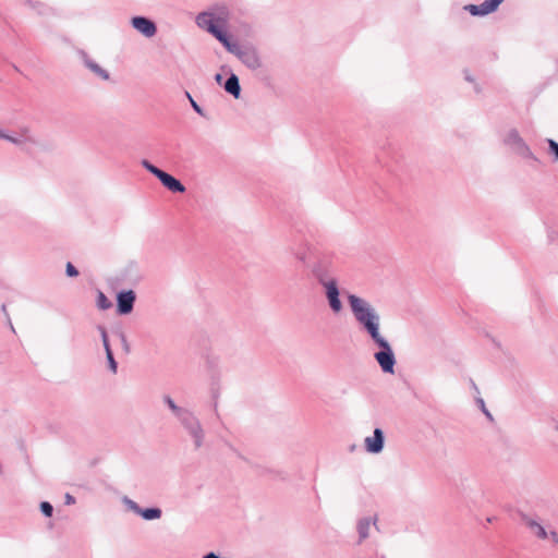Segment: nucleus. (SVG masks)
<instances>
[{
	"label": "nucleus",
	"mask_w": 558,
	"mask_h": 558,
	"mask_svg": "<svg viewBox=\"0 0 558 558\" xmlns=\"http://www.w3.org/2000/svg\"><path fill=\"white\" fill-rule=\"evenodd\" d=\"M348 302L355 322L379 350L374 359L385 374H395L396 356L392 347L381 332V317L376 307L367 300L349 293Z\"/></svg>",
	"instance_id": "obj_1"
},
{
	"label": "nucleus",
	"mask_w": 558,
	"mask_h": 558,
	"mask_svg": "<svg viewBox=\"0 0 558 558\" xmlns=\"http://www.w3.org/2000/svg\"><path fill=\"white\" fill-rule=\"evenodd\" d=\"M196 22L199 27L207 29L213 34L230 52H236L238 45L231 43L227 34L219 27L227 22V15L215 17L213 13L198 14Z\"/></svg>",
	"instance_id": "obj_2"
},
{
	"label": "nucleus",
	"mask_w": 558,
	"mask_h": 558,
	"mask_svg": "<svg viewBox=\"0 0 558 558\" xmlns=\"http://www.w3.org/2000/svg\"><path fill=\"white\" fill-rule=\"evenodd\" d=\"M504 143L517 155L526 159L536 160L534 154L515 129H511L505 133Z\"/></svg>",
	"instance_id": "obj_3"
},
{
	"label": "nucleus",
	"mask_w": 558,
	"mask_h": 558,
	"mask_svg": "<svg viewBox=\"0 0 558 558\" xmlns=\"http://www.w3.org/2000/svg\"><path fill=\"white\" fill-rule=\"evenodd\" d=\"M319 282L324 288L326 299L332 312L339 313L342 310V303L339 298L338 282L335 278L320 277Z\"/></svg>",
	"instance_id": "obj_4"
},
{
	"label": "nucleus",
	"mask_w": 558,
	"mask_h": 558,
	"mask_svg": "<svg viewBox=\"0 0 558 558\" xmlns=\"http://www.w3.org/2000/svg\"><path fill=\"white\" fill-rule=\"evenodd\" d=\"M142 165L146 170H148L150 173L156 175L161 181V183L171 192L183 193L185 191V187L183 186V184L179 180H177L174 177L160 170L159 168L155 167L147 160H143Z\"/></svg>",
	"instance_id": "obj_5"
},
{
	"label": "nucleus",
	"mask_w": 558,
	"mask_h": 558,
	"mask_svg": "<svg viewBox=\"0 0 558 558\" xmlns=\"http://www.w3.org/2000/svg\"><path fill=\"white\" fill-rule=\"evenodd\" d=\"M385 446V434L381 428H375L372 436L364 439V449L367 453L379 454Z\"/></svg>",
	"instance_id": "obj_6"
},
{
	"label": "nucleus",
	"mask_w": 558,
	"mask_h": 558,
	"mask_svg": "<svg viewBox=\"0 0 558 558\" xmlns=\"http://www.w3.org/2000/svg\"><path fill=\"white\" fill-rule=\"evenodd\" d=\"M505 0H485L481 4H468L464 10L473 16H485L497 11Z\"/></svg>",
	"instance_id": "obj_7"
},
{
	"label": "nucleus",
	"mask_w": 558,
	"mask_h": 558,
	"mask_svg": "<svg viewBox=\"0 0 558 558\" xmlns=\"http://www.w3.org/2000/svg\"><path fill=\"white\" fill-rule=\"evenodd\" d=\"M523 522L535 537L539 539H548V532L539 521L532 517L524 515Z\"/></svg>",
	"instance_id": "obj_8"
},
{
	"label": "nucleus",
	"mask_w": 558,
	"mask_h": 558,
	"mask_svg": "<svg viewBox=\"0 0 558 558\" xmlns=\"http://www.w3.org/2000/svg\"><path fill=\"white\" fill-rule=\"evenodd\" d=\"M135 294L133 291L121 292L118 295V312L120 314H129L133 310Z\"/></svg>",
	"instance_id": "obj_9"
},
{
	"label": "nucleus",
	"mask_w": 558,
	"mask_h": 558,
	"mask_svg": "<svg viewBox=\"0 0 558 558\" xmlns=\"http://www.w3.org/2000/svg\"><path fill=\"white\" fill-rule=\"evenodd\" d=\"M132 25L135 29H137L140 33H142L146 37H151L156 33L155 24L145 17H141V16L134 17L132 20Z\"/></svg>",
	"instance_id": "obj_10"
},
{
	"label": "nucleus",
	"mask_w": 558,
	"mask_h": 558,
	"mask_svg": "<svg viewBox=\"0 0 558 558\" xmlns=\"http://www.w3.org/2000/svg\"><path fill=\"white\" fill-rule=\"evenodd\" d=\"M376 524V517H365L357 522L359 541L363 542L369 536V531Z\"/></svg>",
	"instance_id": "obj_11"
},
{
	"label": "nucleus",
	"mask_w": 558,
	"mask_h": 558,
	"mask_svg": "<svg viewBox=\"0 0 558 558\" xmlns=\"http://www.w3.org/2000/svg\"><path fill=\"white\" fill-rule=\"evenodd\" d=\"M99 330H100V333H101V339H102V343H104V347H105V350H106V355H107L110 368H111V371L113 373H116L117 372V363H116V361L113 359V354H112V351L110 349L107 331H106V329L104 327H100Z\"/></svg>",
	"instance_id": "obj_12"
},
{
	"label": "nucleus",
	"mask_w": 558,
	"mask_h": 558,
	"mask_svg": "<svg viewBox=\"0 0 558 558\" xmlns=\"http://www.w3.org/2000/svg\"><path fill=\"white\" fill-rule=\"evenodd\" d=\"M225 89L228 93L232 94L235 98L239 97L241 88H240V84H239V78L234 74H232L227 80V82L225 84Z\"/></svg>",
	"instance_id": "obj_13"
},
{
	"label": "nucleus",
	"mask_w": 558,
	"mask_h": 558,
	"mask_svg": "<svg viewBox=\"0 0 558 558\" xmlns=\"http://www.w3.org/2000/svg\"><path fill=\"white\" fill-rule=\"evenodd\" d=\"M133 508L136 509L145 520L158 519L161 515V511L158 508L138 510L135 505H133Z\"/></svg>",
	"instance_id": "obj_14"
},
{
	"label": "nucleus",
	"mask_w": 558,
	"mask_h": 558,
	"mask_svg": "<svg viewBox=\"0 0 558 558\" xmlns=\"http://www.w3.org/2000/svg\"><path fill=\"white\" fill-rule=\"evenodd\" d=\"M97 306L100 310H108L111 307V302L101 291H99L97 295Z\"/></svg>",
	"instance_id": "obj_15"
},
{
	"label": "nucleus",
	"mask_w": 558,
	"mask_h": 558,
	"mask_svg": "<svg viewBox=\"0 0 558 558\" xmlns=\"http://www.w3.org/2000/svg\"><path fill=\"white\" fill-rule=\"evenodd\" d=\"M87 66L102 78L107 80L109 77L108 73L96 63L87 62Z\"/></svg>",
	"instance_id": "obj_16"
},
{
	"label": "nucleus",
	"mask_w": 558,
	"mask_h": 558,
	"mask_svg": "<svg viewBox=\"0 0 558 558\" xmlns=\"http://www.w3.org/2000/svg\"><path fill=\"white\" fill-rule=\"evenodd\" d=\"M244 61L252 68L258 66L259 61L258 58L254 53H247L245 54Z\"/></svg>",
	"instance_id": "obj_17"
},
{
	"label": "nucleus",
	"mask_w": 558,
	"mask_h": 558,
	"mask_svg": "<svg viewBox=\"0 0 558 558\" xmlns=\"http://www.w3.org/2000/svg\"><path fill=\"white\" fill-rule=\"evenodd\" d=\"M40 509L45 515L51 517L53 509L49 502H47V501L41 502Z\"/></svg>",
	"instance_id": "obj_18"
},
{
	"label": "nucleus",
	"mask_w": 558,
	"mask_h": 558,
	"mask_svg": "<svg viewBox=\"0 0 558 558\" xmlns=\"http://www.w3.org/2000/svg\"><path fill=\"white\" fill-rule=\"evenodd\" d=\"M66 275L70 277H76L78 275L77 269L71 264H66Z\"/></svg>",
	"instance_id": "obj_19"
},
{
	"label": "nucleus",
	"mask_w": 558,
	"mask_h": 558,
	"mask_svg": "<svg viewBox=\"0 0 558 558\" xmlns=\"http://www.w3.org/2000/svg\"><path fill=\"white\" fill-rule=\"evenodd\" d=\"M548 145L550 148V151L555 154L556 158L558 159V143L554 140H548Z\"/></svg>",
	"instance_id": "obj_20"
},
{
	"label": "nucleus",
	"mask_w": 558,
	"mask_h": 558,
	"mask_svg": "<svg viewBox=\"0 0 558 558\" xmlns=\"http://www.w3.org/2000/svg\"><path fill=\"white\" fill-rule=\"evenodd\" d=\"M548 538L551 539L553 543L558 545V533L556 531H549Z\"/></svg>",
	"instance_id": "obj_21"
},
{
	"label": "nucleus",
	"mask_w": 558,
	"mask_h": 558,
	"mask_svg": "<svg viewBox=\"0 0 558 558\" xmlns=\"http://www.w3.org/2000/svg\"><path fill=\"white\" fill-rule=\"evenodd\" d=\"M190 100H191V104H192V107L194 108V110L198 113H202V109L199 108V106L192 99V97L187 94Z\"/></svg>",
	"instance_id": "obj_22"
},
{
	"label": "nucleus",
	"mask_w": 558,
	"mask_h": 558,
	"mask_svg": "<svg viewBox=\"0 0 558 558\" xmlns=\"http://www.w3.org/2000/svg\"><path fill=\"white\" fill-rule=\"evenodd\" d=\"M65 504H66V505H73V504H75V498H74L72 495H70V494H66V495H65Z\"/></svg>",
	"instance_id": "obj_23"
},
{
	"label": "nucleus",
	"mask_w": 558,
	"mask_h": 558,
	"mask_svg": "<svg viewBox=\"0 0 558 558\" xmlns=\"http://www.w3.org/2000/svg\"><path fill=\"white\" fill-rule=\"evenodd\" d=\"M4 140H7V141H9V142H11L13 144H16V145L22 143L21 140L16 138V137L9 136V135H7V137Z\"/></svg>",
	"instance_id": "obj_24"
},
{
	"label": "nucleus",
	"mask_w": 558,
	"mask_h": 558,
	"mask_svg": "<svg viewBox=\"0 0 558 558\" xmlns=\"http://www.w3.org/2000/svg\"><path fill=\"white\" fill-rule=\"evenodd\" d=\"M28 133H29V130H28V129H24V130L22 131V134H23V136L25 137V140H26V141L32 142V138L28 136Z\"/></svg>",
	"instance_id": "obj_25"
},
{
	"label": "nucleus",
	"mask_w": 558,
	"mask_h": 558,
	"mask_svg": "<svg viewBox=\"0 0 558 558\" xmlns=\"http://www.w3.org/2000/svg\"><path fill=\"white\" fill-rule=\"evenodd\" d=\"M167 402H168L169 407H170L173 411H175V412L178 411L177 405L173 403V401H172L170 398H168V399H167Z\"/></svg>",
	"instance_id": "obj_26"
},
{
	"label": "nucleus",
	"mask_w": 558,
	"mask_h": 558,
	"mask_svg": "<svg viewBox=\"0 0 558 558\" xmlns=\"http://www.w3.org/2000/svg\"><path fill=\"white\" fill-rule=\"evenodd\" d=\"M204 558H219V557L216 556L215 554L210 553V554L206 555Z\"/></svg>",
	"instance_id": "obj_27"
},
{
	"label": "nucleus",
	"mask_w": 558,
	"mask_h": 558,
	"mask_svg": "<svg viewBox=\"0 0 558 558\" xmlns=\"http://www.w3.org/2000/svg\"><path fill=\"white\" fill-rule=\"evenodd\" d=\"M7 137V134L3 133L1 130H0V138H5Z\"/></svg>",
	"instance_id": "obj_28"
},
{
	"label": "nucleus",
	"mask_w": 558,
	"mask_h": 558,
	"mask_svg": "<svg viewBox=\"0 0 558 558\" xmlns=\"http://www.w3.org/2000/svg\"><path fill=\"white\" fill-rule=\"evenodd\" d=\"M555 428H556V430L558 432V424L556 425V427H555Z\"/></svg>",
	"instance_id": "obj_29"
}]
</instances>
